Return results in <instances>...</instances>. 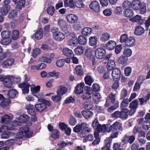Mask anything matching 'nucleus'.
<instances>
[{"instance_id": "f704fd0d", "label": "nucleus", "mask_w": 150, "mask_h": 150, "mask_svg": "<svg viewBox=\"0 0 150 150\" xmlns=\"http://www.w3.org/2000/svg\"><path fill=\"white\" fill-rule=\"evenodd\" d=\"M92 29L89 27H85L83 28L81 31L82 34L85 36L90 35L92 32Z\"/></svg>"}, {"instance_id": "2eb2a0df", "label": "nucleus", "mask_w": 150, "mask_h": 150, "mask_svg": "<svg viewBox=\"0 0 150 150\" xmlns=\"http://www.w3.org/2000/svg\"><path fill=\"white\" fill-rule=\"evenodd\" d=\"M84 86V83H81L78 84L75 87L74 90L75 93L77 94H79L83 92V87Z\"/></svg>"}, {"instance_id": "473e14b6", "label": "nucleus", "mask_w": 150, "mask_h": 150, "mask_svg": "<svg viewBox=\"0 0 150 150\" xmlns=\"http://www.w3.org/2000/svg\"><path fill=\"white\" fill-rule=\"evenodd\" d=\"M20 32L19 31L15 29L12 31L11 38L13 40H16L19 38Z\"/></svg>"}, {"instance_id": "a18cd8bd", "label": "nucleus", "mask_w": 150, "mask_h": 150, "mask_svg": "<svg viewBox=\"0 0 150 150\" xmlns=\"http://www.w3.org/2000/svg\"><path fill=\"white\" fill-rule=\"evenodd\" d=\"M128 59L127 57H126L123 55H122L119 57L118 62L120 64H124L127 63Z\"/></svg>"}, {"instance_id": "39448f33", "label": "nucleus", "mask_w": 150, "mask_h": 150, "mask_svg": "<svg viewBox=\"0 0 150 150\" xmlns=\"http://www.w3.org/2000/svg\"><path fill=\"white\" fill-rule=\"evenodd\" d=\"M106 54L105 50L102 47H98L95 50V55L97 59H102L105 57Z\"/></svg>"}, {"instance_id": "3c124183", "label": "nucleus", "mask_w": 150, "mask_h": 150, "mask_svg": "<svg viewBox=\"0 0 150 150\" xmlns=\"http://www.w3.org/2000/svg\"><path fill=\"white\" fill-rule=\"evenodd\" d=\"M17 122V121H14L11 123H9L7 125L8 130H13L17 126V125L15 123Z\"/></svg>"}, {"instance_id": "338daca9", "label": "nucleus", "mask_w": 150, "mask_h": 150, "mask_svg": "<svg viewBox=\"0 0 150 150\" xmlns=\"http://www.w3.org/2000/svg\"><path fill=\"white\" fill-rule=\"evenodd\" d=\"M41 50L38 48H36L34 50L33 52L32 53V56L34 58H36L37 56L40 53L41 51Z\"/></svg>"}, {"instance_id": "b1692460", "label": "nucleus", "mask_w": 150, "mask_h": 150, "mask_svg": "<svg viewBox=\"0 0 150 150\" xmlns=\"http://www.w3.org/2000/svg\"><path fill=\"white\" fill-rule=\"evenodd\" d=\"M125 16L127 18H132L134 16V12L133 10L130 8H127L124 12Z\"/></svg>"}, {"instance_id": "72a5a7b5", "label": "nucleus", "mask_w": 150, "mask_h": 150, "mask_svg": "<svg viewBox=\"0 0 150 150\" xmlns=\"http://www.w3.org/2000/svg\"><path fill=\"white\" fill-rule=\"evenodd\" d=\"M116 43L115 42L110 40L107 44L106 47L108 50H112L115 48L116 46Z\"/></svg>"}, {"instance_id": "412c9836", "label": "nucleus", "mask_w": 150, "mask_h": 150, "mask_svg": "<svg viewBox=\"0 0 150 150\" xmlns=\"http://www.w3.org/2000/svg\"><path fill=\"white\" fill-rule=\"evenodd\" d=\"M86 125L87 124L84 122L77 125L74 128L73 131L75 133H79L83 130V127L84 125L86 126Z\"/></svg>"}, {"instance_id": "bb28decb", "label": "nucleus", "mask_w": 150, "mask_h": 150, "mask_svg": "<svg viewBox=\"0 0 150 150\" xmlns=\"http://www.w3.org/2000/svg\"><path fill=\"white\" fill-rule=\"evenodd\" d=\"M25 4V0H19L16 6V9L18 11H20L24 7Z\"/></svg>"}, {"instance_id": "052dcab7", "label": "nucleus", "mask_w": 150, "mask_h": 150, "mask_svg": "<svg viewBox=\"0 0 150 150\" xmlns=\"http://www.w3.org/2000/svg\"><path fill=\"white\" fill-rule=\"evenodd\" d=\"M17 15V12L14 10H11L9 13L8 18L9 19L13 18Z\"/></svg>"}, {"instance_id": "423d86ee", "label": "nucleus", "mask_w": 150, "mask_h": 150, "mask_svg": "<svg viewBox=\"0 0 150 150\" xmlns=\"http://www.w3.org/2000/svg\"><path fill=\"white\" fill-rule=\"evenodd\" d=\"M90 8L93 12L98 13L100 11V8L99 3L96 1H92L89 6Z\"/></svg>"}, {"instance_id": "1a4fd4ad", "label": "nucleus", "mask_w": 150, "mask_h": 150, "mask_svg": "<svg viewBox=\"0 0 150 150\" xmlns=\"http://www.w3.org/2000/svg\"><path fill=\"white\" fill-rule=\"evenodd\" d=\"M135 139V136L134 135L130 136L126 135L122 138V141L124 144H127L128 143L131 144L134 142Z\"/></svg>"}, {"instance_id": "bf43d9fd", "label": "nucleus", "mask_w": 150, "mask_h": 150, "mask_svg": "<svg viewBox=\"0 0 150 150\" xmlns=\"http://www.w3.org/2000/svg\"><path fill=\"white\" fill-rule=\"evenodd\" d=\"M132 51L130 49L127 48L125 49L123 51V54L126 57L128 58L130 57L132 54Z\"/></svg>"}, {"instance_id": "7c9ffc66", "label": "nucleus", "mask_w": 150, "mask_h": 150, "mask_svg": "<svg viewBox=\"0 0 150 150\" xmlns=\"http://www.w3.org/2000/svg\"><path fill=\"white\" fill-rule=\"evenodd\" d=\"M30 118L28 115L26 114L22 115L19 117V121L21 123H25L29 121Z\"/></svg>"}, {"instance_id": "c756f323", "label": "nucleus", "mask_w": 150, "mask_h": 150, "mask_svg": "<svg viewBox=\"0 0 150 150\" xmlns=\"http://www.w3.org/2000/svg\"><path fill=\"white\" fill-rule=\"evenodd\" d=\"M81 113L84 117L86 119H88L90 118L93 115L92 112L87 110H83Z\"/></svg>"}, {"instance_id": "a878e982", "label": "nucleus", "mask_w": 150, "mask_h": 150, "mask_svg": "<svg viewBox=\"0 0 150 150\" xmlns=\"http://www.w3.org/2000/svg\"><path fill=\"white\" fill-rule=\"evenodd\" d=\"M63 53L65 56L70 58L72 57L74 54L72 50L68 48H65L63 49Z\"/></svg>"}, {"instance_id": "0e129e2a", "label": "nucleus", "mask_w": 150, "mask_h": 150, "mask_svg": "<svg viewBox=\"0 0 150 150\" xmlns=\"http://www.w3.org/2000/svg\"><path fill=\"white\" fill-rule=\"evenodd\" d=\"M62 98L61 96L59 94H57V95L53 96L52 97V100L55 103H57L60 101Z\"/></svg>"}, {"instance_id": "ea45409f", "label": "nucleus", "mask_w": 150, "mask_h": 150, "mask_svg": "<svg viewBox=\"0 0 150 150\" xmlns=\"http://www.w3.org/2000/svg\"><path fill=\"white\" fill-rule=\"evenodd\" d=\"M43 28H40L35 33V37L37 40L41 39L42 36Z\"/></svg>"}, {"instance_id": "7ed1b4c3", "label": "nucleus", "mask_w": 150, "mask_h": 150, "mask_svg": "<svg viewBox=\"0 0 150 150\" xmlns=\"http://www.w3.org/2000/svg\"><path fill=\"white\" fill-rule=\"evenodd\" d=\"M33 133L29 131V128L27 126H23L21 127L19 130V132L16 136L18 139H21L25 136L26 137H30L32 136Z\"/></svg>"}, {"instance_id": "49530a36", "label": "nucleus", "mask_w": 150, "mask_h": 150, "mask_svg": "<svg viewBox=\"0 0 150 150\" xmlns=\"http://www.w3.org/2000/svg\"><path fill=\"white\" fill-rule=\"evenodd\" d=\"M138 107V101L137 99H134L129 104V108L137 109Z\"/></svg>"}, {"instance_id": "f257e3e1", "label": "nucleus", "mask_w": 150, "mask_h": 150, "mask_svg": "<svg viewBox=\"0 0 150 150\" xmlns=\"http://www.w3.org/2000/svg\"><path fill=\"white\" fill-rule=\"evenodd\" d=\"M132 6L134 10H139L141 14H144L146 12V4L142 3L139 0H133L132 3Z\"/></svg>"}, {"instance_id": "393cba45", "label": "nucleus", "mask_w": 150, "mask_h": 150, "mask_svg": "<svg viewBox=\"0 0 150 150\" xmlns=\"http://www.w3.org/2000/svg\"><path fill=\"white\" fill-rule=\"evenodd\" d=\"M144 32V30L143 28L141 26H137L135 28L134 33L137 35H142Z\"/></svg>"}, {"instance_id": "37998d69", "label": "nucleus", "mask_w": 150, "mask_h": 150, "mask_svg": "<svg viewBox=\"0 0 150 150\" xmlns=\"http://www.w3.org/2000/svg\"><path fill=\"white\" fill-rule=\"evenodd\" d=\"M93 100L96 104H98L101 98V96L100 93H93L92 95Z\"/></svg>"}, {"instance_id": "69168bd1", "label": "nucleus", "mask_w": 150, "mask_h": 150, "mask_svg": "<svg viewBox=\"0 0 150 150\" xmlns=\"http://www.w3.org/2000/svg\"><path fill=\"white\" fill-rule=\"evenodd\" d=\"M65 63V60L64 59H60L57 60L56 62V66L59 67H62Z\"/></svg>"}, {"instance_id": "5fc2aeb1", "label": "nucleus", "mask_w": 150, "mask_h": 150, "mask_svg": "<svg viewBox=\"0 0 150 150\" xmlns=\"http://www.w3.org/2000/svg\"><path fill=\"white\" fill-rule=\"evenodd\" d=\"M128 95V91L125 88H123L121 91L120 95V99H123L125 98Z\"/></svg>"}, {"instance_id": "603ef678", "label": "nucleus", "mask_w": 150, "mask_h": 150, "mask_svg": "<svg viewBox=\"0 0 150 150\" xmlns=\"http://www.w3.org/2000/svg\"><path fill=\"white\" fill-rule=\"evenodd\" d=\"M75 6L79 8H83L84 5L83 3V0H74Z\"/></svg>"}, {"instance_id": "de8ad7c7", "label": "nucleus", "mask_w": 150, "mask_h": 150, "mask_svg": "<svg viewBox=\"0 0 150 150\" xmlns=\"http://www.w3.org/2000/svg\"><path fill=\"white\" fill-rule=\"evenodd\" d=\"M84 47L81 46H78L74 50L75 52L77 54L81 55L83 54Z\"/></svg>"}, {"instance_id": "dca6fc26", "label": "nucleus", "mask_w": 150, "mask_h": 150, "mask_svg": "<svg viewBox=\"0 0 150 150\" xmlns=\"http://www.w3.org/2000/svg\"><path fill=\"white\" fill-rule=\"evenodd\" d=\"M26 109L27 110L28 113L30 115H35L36 114V112L33 105L31 104L27 105Z\"/></svg>"}, {"instance_id": "c9c22d12", "label": "nucleus", "mask_w": 150, "mask_h": 150, "mask_svg": "<svg viewBox=\"0 0 150 150\" xmlns=\"http://www.w3.org/2000/svg\"><path fill=\"white\" fill-rule=\"evenodd\" d=\"M59 90L57 91V94L62 96L65 94L67 91V88L64 86L61 85L59 86Z\"/></svg>"}, {"instance_id": "f03ea898", "label": "nucleus", "mask_w": 150, "mask_h": 150, "mask_svg": "<svg viewBox=\"0 0 150 150\" xmlns=\"http://www.w3.org/2000/svg\"><path fill=\"white\" fill-rule=\"evenodd\" d=\"M38 101L41 103L35 105V110L38 112H41L47 108V106H50L51 105L49 101L44 99L38 98Z\"/></svg>"}, {"instance_id": "8fccbe9b", "label": "nucleus", "mask_w": 150, "mask_h": 150, "mask_svg": "<svg viewBox=\"0 0 150 150\" xmlns=\"http://www.w3.org/2000/svg\"><path fill=\"white\" fill-rule=\"evenodd\" d=\"M75 70L78 76H81L83 75V71L82 69V66L81 65L77 66L75 68Z\"/></svg>"}, {"instance_id": "e433bc0d", "label": "nucleus", "mask_w": 150, "mask_h": 150, "mask_svg": "<svg viewBox=\"0 0 150 150\" xmlns=\"http://www.w3.org/2000/svg\"><path fill=\"white\" fill-rule=\"evenodd\" d=\"M93 102L91 101L85 102L83 104V108L85 109L90 110L93 108Z\"/></svg>"}, {"instance_id": "4be33fe9", "label": "nucleus", "mask_w": 150, "mask_h": 150, "mask_svg": "<svg viewBox=\"0 0 150 150\" xmlns=\"http://www.w3.org/2000/svg\"><path fill=\"white\" fill-rule=\"evenodd\" d=\"M115 64L114 60H109L107 64V67L108 70L109 71L113 70L115 68Z\"/></svg>"}, {"instance_id": "09e8293b", "label": "nucleus", "mask_w": 150, "mask_h": 150, "mask_svg": "<svg viewBox=\"0 0 150 150\" xmlns=\"http://www.w3.org/2000/svg\"><path fill=\"white\" fill-rule=\"evenodd\" d=\"M97 38L95 36H91L89 38V44L91 46H94L97 43Z\"/></svg>"}, {"instance_id": "e2e57ef3", "label": "nucleus", "mask_w": 150, "mask_h": 150, "mask_svg": "<svg viewBox=\"0 0 150 150\" xmlns=\"http://www.w3.org/2000/svg\"><path fill=\"white\" fill-rule=\"evenodd\" d=\"M142 127L144 129L146 130H148L150 127V121L149 120L144 121L143 123Z\"/></svg>"}, {"instance_id": "a19ab883", "label": "nucleus", "mask_w": 150, "mask_h": 150, "mask_svg": "<svg viewBox=\"0 0 150 150\" xmlns=\"http://www.w3.org/2000/svg\"><path fill=\"white\" fill-rule=\"evenodd\" d=\"M84 81L86 84L91 86L94 80L91 76L87 75L85 77Z\"/></svg>"}, {"instance_id": "0eeeda50", "label": "nucleus", "mask_w": 150, "mask_h": 150, "mask_svg": "<svg viewBox=\"0 0 150 150\" xmlns=\"http://www.w3.org/2000/svg\"><path fill=\"white\" fill-rule=\"evenodd\" d=\"M15 62L14 59L12 58H8L4 60L1 64L3 68H7L12 66Z\"/></svg>"}, {"instance_id": "864d4df0", "label": "nucleus", "mask_w": 150, "mask_h": 150, "mask_svg": "<svg viewBox=\"0 0 150 150\" xmlns=\"http://www.w3.org/2000/svg\"><path fill=\"white\" fill-rule=\"evenodd\" d=\"M123 8L125 10L127 8H130L132 6V3L128 1H124L123 3Z\"/></svg>"}, {"instance_id": "79ce46f5", "label": "nucleus", "mask_w": 150, "mask_h": 150, "mask_svg": "<svg viewBox=\"0 0 150 150\" xmlns=\"http://www.w3.org/2000/svg\"><path fill=\"white\" fill-rule=\"evenodd\" d=\"M68 44L69 45L74 46L78 44V40L76 37L72 38L68 42Z\"/></svg>"}, {"instance_id": "4c0bfd02", "label": "nucleus", "mask_w": 150, "mask_h": 150, "mask_svg": "<svg viewBox=\"0 0 150 150\" xmlns=\"http://www.w3.org/2000/svg\"><path fill=\"white\" fill-rule=\"evenodd\" d=\"M11 32L10 31L4 30L1 32V35L2 38L10 39L9 38L11 35Z\"/></svg>"}, {"instance_id": "a211bd4d", "label": "nucleus", "mask_w": 150, "mask_h": 150, "mask_svg": "<svg viewBox=\"0 0 150 150\" xmlns=\"http://www.w3.org/2000/svg\"><path fill=\"white\" fill-rule=\"evenodd\" d=\"M78 18V17L74 14H70L67 15V21L71 23H75L77 21Z\"/></svg>"}, {"instance_id": "6ab92c4d", "label": "nucleus", "mask_w": 150, "mask_h": 150, "mask_svg": "<svg viewBox=\"0 0 150 150\" xmlns=\"http://www.w3.org/2000/svg\"><path fill=\"white\" fill-rule=\"evenodd\" d=\"M135 40L134 38L131 37L128 38L125 42V45L126 47H131L133 46L135 44Z\"/></svg>"}, {"instance_id": "6e6d98bb", "label": "nucleus", "mask_w": 150, "mask_h": 150, "mask_svg": "<svg viewBox=\"0 0 150 150\" xmlns=\"http://www.w3.org/2000/svg\"><path fill=\"white\" fill-rule=\"evenodd\" d=\"M93 49L92 48L86 49L85 51V55L87 57L90 58L93 56Z\"/></svg>"}, {"instance_id": "f3484780", "label": "nucleus", "mask_w": 150, "mask_h": 150, "mask_svg": "<svg viewBox=\"0 0 150 150\" xmlns=\"http://www.w3.org/2000/svg\"><path fill=\"white\" fill-rule=\"evenodd\" d=\"M128 112L129 110L127 108H122L120 111L121 119H127L128 117Z\"/></svg>"}, {"instance_id": "f8f14e48", "label": "nucleus", "mask_w": 150, "mask_h": 150, "mask_svg": "<svg viewBox=\"0 0 150 150\" xmlns=\"http://www.w3.org/2000/svg\"><path fill=\"white\" fill-rule=\"evenodd\" d=\"M121 128V124L118 122H116L110 126L109 128H108L107 130L108 132H110L111 131H114L117 129H120Z\"/></svg>"}, {"instance_id": "4d7b16f0", "label": "nucleus", "mask_w": 150, "mask_h": 150, "mask_svg": "<svg viewBox=\"0 0 150 150\" xmlns=\"http://www.w3.org/2000/svg\"><path fill=\"white\" fill-rule=\"evenodd\" d=\"M110 35L107 33H103L100 39L101 41H106L108 40L110 38Z\"/></svg>"}, {"instance_id": "9b49d317", "label": "nucleus", "mask_w": 150, "mask_h": 150, "mask_svg": "<svg viewBox=\"0 0 150 150\" xmlns=\"http://www.w3.org/2000/svg\"><path fill=\"white\" fill-rule=\"evenodd\" d=\"M13 76L8 75L6 76V78L3 84L7 87L10 88L13 84Z\"/></svg>"}, {"instance_id": "cd10ccee", "label": "nucleus", "mask_w": 150, "mask_h": 150, "mask_svg": "<svg viewBox=\"0 0 150 150\" xmlns=\"http://www.w3.org/2000/svg\"><path fill=\"white\" fill-rule=\"evenodd\" d=\"M51 137L54 139H57L59 138L60 132L57 129H55L51 132L50 134Z\"/></svg>"}, {"instance_id": "6e6552de", "label": "nucleus", "mask_w": 150, "mask_h": 150, "mask_svg": "<svg viewBox=\"0 0 150 150\" xmlns=\"http://www.w3.org/2000/svg\"><path fill=\"white\" fill-rule=\"evenodd\" d=\"M111 75L113 81H116L119 80L121 76L120 70L117 68H115L112 71Z\"/></svg>"}, {"instance_id": "c85d7f7f", "label": "nucleus", "mask_w": 150, "mask_h": 150, "mask_svg": "<svg viewBox=\"0 0 150 150\" xmlns=\"http://www.w3.org/2000/svg\"><path fill=\"white\" fill-rule=\"evenodd\" d=\"M17 94L18 92L15 89H11L8 91L7 96L8 98L13 99L16 97Z\"/></svg>"}, {"instance_id": "680f3d73", "label": "nucleus", "mask_w": 150, "mask_h": 150, "mask_svg": "<svg viewBox=\"0 0 150 150\" xmlns=\"http://www.w3.org/2000/svg\"><path fill=\"white\" fill-rule=\"evenodd\" d=\"M11 41V39L2 38L0 41V43L4 45H7L10 44Z\"/></svg>"}, {"instance_id": "5701e85b", "label": "nucleus", "mask_w": 150, "mask_h": 150, "mask_svg": "<svg viewBox=\"0 0 150 150\" xmlns=\"http://www.w3.org/2000/svg\"><path fill=\"white\" fill-rule=\"evenodd\" d=\"M11 101L8 99L5 98L0 103V106L3 108H6L11 103Z\"/></svg>"}, {"instance_id": "774afa93", "label": "nucleus", "mask_w": 150, "mask_h": 150, "mask_svg": "<svg viewBox=\"0 0 150 150\" xmlns=\"http://www.w3.org/2000/svg\"><path fill=\"white\" fill-rule=\"evenodd\" d=\"M144 24L146 30V31L149 30V27L150 26V16L148 17L147 19L145 21Z\"/></svg>"}, {"instance_id": "ddd939ff", "label": "nucleus", "mask_w": 150, "mask_h": 150, "mask_svg": "<svg viewBox=\"0 0 150 150\" xmlns=\"http://www.w3.org/2000/svg\"><path fill=\"white\" fill-rule=\"evenodd\" d=\"M57 25L63 31H65L67 29V24L63 19L62 18L59 19L57 21Z\"/></svg>"}, {"instance_id": "58836bf2", "label": "nucleus", "mask_w": 150, "mask_h": 150, "mask_svg": "<svg viewBox=\"0 0 150 150\" xmlns=\"http://www.w3.org/2000/svg\"><path fill=\"white\" fill-rule=\"evenodd\" d=\"M11 118L9 115H5L2 117L1 121L3 124H8L11 122Z\"/></svg>"}, {"instance_id": "20e7f679", "label": "nucleus", "mask_w": 150, "mask_h": 150, "mask_svg": "<svg viewBox=\"0 0 150 150\" xmlns=\"http://www.w3.org/2000/svg\"><path fill=\"white\" fill-rule=\"evenodd\" d=\"M58 28L54 27L51 29V31L53 34V38L57 40L62 41L65 38L64 34L62 32L58 31Z\"/></svg>"}, {"instance_id": "9d476101", "label": "nucleus", "mask_w": 150, "mask_h": 150, "mask_svg": "<svg viewBox=\"0 0 150 150\" xmlns=\"http://www.w3.org/2000/svg\"><path fill=\"white\" fill-rule=\"evenodd\" d=\"M115 95L111 93L109 95L106 99V103L105 106L106 108H108L110 104V103L113 104L115 101Z\"/></svg>"}, {"instance_id": "4468645a", "label": "nucleus", "mask_w": 150, "mask_h": 150, "mask_svg": "<svg viewBox=\"0 0 150 150\" xmlns=\"http://www.w3.org/2000/svg\"><path fill=\"white\" fill-rule=\"evenodd\" d=\"M112 140L109 138H107L104 141L105 146L101 149V150H111L110 149Z\"/></svg>"}, {"instance_id": "13d9d810", "label": "nucleus", "mask_w": 150, "mask_h": 150, "mask_svg": "<svg viewBox=\"0 0 150 150\" xmlns=\"http://www.w3.org/2000/svg\"><path fill=\"white\" fill-rule=\"evenodd\" d=\"M54 7V6H50L46 9L47 13L51 16H52L55 11Z\"/></svg>"}, {"instance_id": "aec40b11", "label": "nucleus", "mask_w": 150, "mask_h": 150, "mask_svg": "<svg viewBox=\"0 0 150 150\" xmlns=\"http://www.w3.org/2000/svg\"><path fill=\"white\" fill-rule=\"evenodd\" d=\"M11 8L10 5H4L0 9V12L3 16L6 15Z\"/></svg>"}, {"instance_id": "2f4dec72", "label": "nucleus", "mask_w": 150, "mask_h": 150, "mask_svg": "<svg viewBox=\"0 0 150 150\" xmlns=\"http://www.w3.org/2000/svg\"><path fill=\"white\" fill-rule=\"evenodd\" d=\"M64 6L65 7L69 6L71 8H74L75 7L74 4V0H69L68 3V0H64Z\"/></svg>"}, {"instance_id": "c03bdc74", "label": "nucleus", "mask_w": 150, "mask_h": 150, "mask_svg": "<svg viewBox=\"0 0 150 150\" xmlns=\"http://www.w3.org/2000/svg\"><path fill=\"white\" fill-rule=\"evenodd\" d=\"M77 40L78 43L81 45H84L87 42L86 38L82 35H79Z\"/></svg>"}]
</instances>
